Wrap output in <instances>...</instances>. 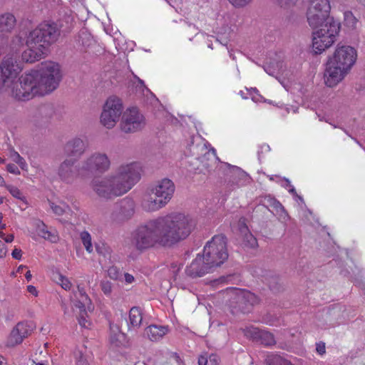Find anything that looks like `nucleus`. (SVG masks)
<instances>
[{"label":"nucleus","instance_id":"f257e3e1","mask_svg":"<svg viewBox=\"0 0 365 365\" xmlns=\"http://www.w3.org/2000/svg\"><path fill=\"white\" fill-rule=\"evenodd\" d=\"M196 225L197 220L192 215L172 212L138 226L133 232L132 243L140 251L157 245L170 247L186 240Z\"/></svg>","mask_w":365,"mask_h":365},{"label":"nucleus","instance_id":"f03ea898","mask_svg":"<svg viewBox=\"0 0 365 365\" xmlns=\"http://www.w3.org/2000/svg\"><path fill=\"white\" fill-rule=\"evenodd\" d=\"M61 79L60 66L48 61L40 71L22 75L13 88V94L20 101H28L36 95L44 96L55 90Z\"/></svg>","mask_w":365,"mask_h":365},{"label":"nucleus","instance_id":"7ed1b4c3","mask_svg":"<svg viewBox=\"0 0 365 365\" xmlns=\"http://www.w3.org/2000/svg\"><path fill=\"white\" fill-rule=\"evenodd\" d=\"M61 31L54 22L43 21L35 28L16 36L19 45L24 43L27 49L22 53V59L29 63L39 61L49 51V48L60 36Z\"/></svg>","mask_w":365,"mask_h":365},{"label":"nucleus","instance_id":"20e7f679","mask_svg":"<svg viewBox=\"0 0 365 365\" xmlns=\"http://www.w3.org/2000/svg\"><path fill=\"white\" fill-rule=\"evenodd\" d=\"M175 185L168 178H163L148 190L141 202L142 208L146 212H155L164 207L171 200Z\"/></svg>","mask_w":365,"mask_h":365},{"label":"nucleus","instance_id":"39448f33","mask_svg":"<svg viewBox=\"0 0 365 365\" xmlns=\"http://www.w3.org/2000/svg\"><path fill=\"white\" fill-rule=\"evenodd\" d=\"M329 26L319 28L312 32V50L316 54H321L331 47L336 41L340 31V23L335 19H329Z\"/></svg>","mask_w":365,"mask_h":365},{"label":"nucleus","instance_id":"423d86ee","mask_svg":"<svg viewBox=\"0 0 365 365\" xmlns=\"http://www.w3.org/2000/svg\"><path fill=\"white\" fill-rule=\"evenodd\" d=\"M202 255L214 268L223 264L228 258L225 235L221 234L212 237L205 245Z\"/></svg>","mask_w":365,"mask_h":365},{"label":"nucleus","instance_id":"0eeeda50","mask_svg":"<svg viewBox=\"0 0 365 365\" xmlns=\"http://www.w3.org/2000/svg\"><path fill=\"white\" fill-rule=\"evenodd\" d=\"M110 161L106 153L95 152L79 163V174L86 178L96 173H103L109 170Z\"/></svg>","mask_w":365,"mask_h":365},{"label":"nucleus","instance_id":"6e6552de","mask_svg":"<svg viewBox=\"0 0 365 365\" xmlns=\"http://www.w3.org/2000/svg\"><path fill=\"white\" fill-rule=\"evenodd\" d=\"M91 187L98 197L107 200L125 193L114 174L93 179L91 182Z\"/></svg>","mask_w":365,"mask_h":365},{"label":"nucleus","instance_id":"1a4fd4ad","mask_svg":"<svg viewBox=\"0 0 365 365\" xmlns=\"http://www.w3.org/2000/svg\"><path fill=\"white\" fill-rule=\"evenodd\" d=\"M142 171L140 163L132 162L120 165L114 175L126 193L140 180Z\"/></svg>","mask_w":365,"mask_h":365},{"label":"nucleus","instance_id":"9d476101","mask_svg":"<svg viewBox=\"0 0 365 365\" xmlns=\"http://www.w3.org/2000/svg\"><path fill=\"white\" fill-rule=\"evenodd\" d=\"M122 101L116 96L109 97L103 107L101 115V123L108 129L113 128L123 113Z\"/></svg>","mask_w":365,"mask_h":365},{"label":"nucleus","instance_id":"9b49d317","mask_svg":"<svg viewBox=\"0 0 365 365\" xmlns=\"http://www.w3.org/2000/svg\"><path fill=\"white\" fill-rule=\"evenodd\" d=\"M357 53L354 48L350 46L338 45L329 61L349 72L355 63Z\"/></svg>","mask_w":365,"mask_h":365},{"label":"nucleus","instance_id":"f8f14e48","mask_svg":"<svg viewBox=\"0 0 365 365\" xmlns=\"http://www.w3.org/2000/svg\"><path fill=\"white\" fill-rule=\"evenodd\" d=\"M145 125V119L138 108H128L123 113L120 127L123 133H135L142 130Z\"/></svg>","mask_w":365,"mask_h":365},{"label":"nucleus","instance_id":"ddd939ff","mask_svg":"<svg viewBox=\"0 0 365 365\" xmlns=\"http://www.w3.org/2000/svg\"><path fill=\"white\" fill-rule=\"evenodd\" d=\"M134 213V200L129 197H125L114 205L110 218L114 222H122L131 218Z\"/></svg>","mask_w":365,"mask_h":365},{"label":"nucleus","instance_id":"4468645a","mask_svg":"<svg viewBox=\"0 0 365 365\" xmlns=\"http://www.w3.org/2000/svg\"><path fill=\"white\" fill-rule=\"evenodd\" d=\"M203 255L198 254L191 264L187 267L185 272L187 275L195 278L204 276L214 270V267L209 264Z\"/></svg>","mask_w":365,"mask_h":365},{"label":"nucleus","instance_id":"2eb2a0df","mask_svg":"<svg viewBox=\"0 0 365 365\" xmlns=\"http://www.w3.org/2000/svg\"><path fill=\"white\" fill-rule=\"evenodd\" d=\"M88 143L86 140L81 138H73L69 140L64 145V154L77 161L86 151Z\"/></svg>","mask_w":365,"mask_h":365},{"label":"nucleus","instance_id":"dca6fc26","mask_svg":"<svg viewBox=\"0 0 365 365\" xmlns=\"http://www.w3.org/2000/svg\"><path fill=\"white\" fill-rule=\"evenodd\" d=\"M1 76L3 83L6 84L16 78L21 68L17 61L13 57H9L2 61L0 66Z\"/></svg>","mask_w":365,"mask_h":365},{"label":"nucleus","instance_id":"f3484780","mask_svg":"<svg viewBox=\"0 0 365 365\" xmlns=\"http://www.w3.org/2000/svg\"><path fill=\"white\" fill-rule=\"evenodd\" d=\"M76 160L66 159L59 165L58 175L61 180L66 183L72 182L76 177H80L79 164L75 166Z\"/></svg>","mask_w":365,"mask_h":365},{"label":"nucleus","instance_id":"a211bd4d","mask_svg":"<svg viewBox=\"0 0 365 365\" xmlns=\"http://www.w3.org/2000/svg\"><path fill=\"white\" fill-rule=\"evenodd\" d=\"M347 73L348 71L342 70L341 67L328 61L324 75V82L327 86L334 87L344 78Z\"/></svg>","mask_w":365,"mask_h":365},{"label":"nucleus","instance_id":"6ab92c4d","mask_svg":"<svg viewBox=\"0 0 365 365\" xmlns=\"http://www.w3.org/2000/svg\"><path fill=\"white\" fill-rule=\"evenodd\" d=\"M308 24L312 29L318 27H327L329 26V19H334L329 14H324L323 12L317 10L308 9L307 12Z\"/></svg>","mask_w":365,"mask_h":365},{"label":"nucleus","instance_id":"aec40b11","mask_svg":"<svg viewBox=\"0 0 365 365\" xmlns=\"http://www.w3.org/2000/svg\"><path fill=\"white\" fill-rule=\"evenodd\" d=\"M31 331V327L26 322H19L12 329L9 342L11 346L21 344L24 339L27 337Z\"/></svg>","mask_w":365,"mask_h":365},{"label":"nucleus","instance_id":"412c9836","mask_svg":"<svg viewBox=\"0 0 365 365\" xmlns=\"http://www.w3.org/2000/svg\"><path fill=\"white\" fill-rule=\"evenodd\" d=\"M237 301L239 307L244 312H249L250 307L258 303V297L248 291H240L237 294Z\"/></svg>","mask_w":365,"mask_h":365},{"label":"nucleus","instance_id":"4be33fe9","mask_svg":"<svg viewBox=\"0 0 365 365\" xmlns=\"http://www.w3.org/2000/svg\"><path fill=\"white\" fill-rule=\"evenodd\" d=\"M230 178L228 183L230 184L232 189H235V187L242 186L250 181L249 175L237 167H235L230 170Z\"/></svg>","mask_w":365,"mask_h":365},{"label":"nucleus","instance_id":"5701e85b","mask_svg":"<svg viewBox=\"0 0 365 365\" xmlns=\"http://www.w3.org/2000/svg\"><path fill=\"white\" fill-rule=\"evenodd\" d=\"M16 24V17L11 13L7 12L0 15V36L11 33Z\"/></svg>","mask_w":365,"mask_h":365},{"label":"nucleus","instance_id":"b1692460","mask_svg":"<svg viewBox=\"0 0 365 365\" xmlns=\"http://www.w3.org/2000/svg\"><path fill=\"white\" fill-rule=\"evenodd\" d=\"M168 331L165 327L150 325L145 330V335L153 341L160 339Z\"/></svg>","mask_w":365,"mask_h":365},{"label":"nucleus","instance_id":"393cba45","mask_svg":"<svg viewBox=\"0 0 365 365\" xmlns=\"http://www.w3.org/2000/svg\"><path fill=\"white\" fill-rule=\"evenodd\" d=\"M143 321V312L140 307H133L129 312L128 329H136L140 327Z\"/></svg>","mask_w":365,"mask_h":365},{"label":"nucleus","instance_id":"a878e982","mask_svg":"<svg viewBox=\"0 0 365 365\" xmlns=\"http://www.w3.org/2000/svg\"><path fill=\"white\" fill-rule=\"evenodd\" d=\"M308 9L317 10L324 14H329L331 5L329 0H310Z\"/></svg>","mask_w":365,"mask_h":365},{"label":"nucleus","instance_id":"bb28decb","mask_svg":"<svg viewBox=\"0 0 365 365\" xmlns=\"http://www.w3.org/2000/svg\"><path fill=\"white\" fill-rule=\"evenodd\" d=\"M123 338V334L118 329L114 330L111 328L109 341L112 345L116 347L120 346L122 344Z\"/></svg>","mask_w":365,"mask_h":365},{"label":"nucleus","instance_id":"cd10ccee","mask_svg":"<svg viewBox=\"0 0 365 365\" xmlns=\"http://www.w3.org/2000/svg\"><path fill=\"white\" fill-rule=\"evenodd\" d=\"M275 216L278 215V220L282 223H285L289 220V215L284 209L282 204L275 200Z\"/></svg>","mask_w":365,"mask_h":365},{"label":"nucleus","instance_id":"c85d7f7f","mask_svg":"<svg viewBox=\"0 0 365 365\" xmlns=\"http://www.w3.org/2000/svg\"><path fill=\"white\" fill-rule=\"evenodd\" d=\"M257 343L266 346H271L274 344V336L271 333L262 329Z\"/></svg>","mask_w":365,"mask_h":365},{"label":"nucleus","instance_id":"c756f323","mask_svg":"<svg viewBox=\"0 0 365 365\" xmlns=\"http://www.w3.org/2000/svg\"><path fill=\"white\" fill-rule=\"evenodd\" d=\"M49 205L53 212L58 216H61L64 213H66L71 210L69 206L64 202H61L59 205H56L52 202H49Z\"/></svg>","mask_w":365,"mask_h":365},{"label":"nucleus","instance_id":"7c9ffc66","mask_svg":"<svg viewBox=\"0 0 365 365\" xmlns=\"http://www.w3.org/2000/svg\"><path fill=\"white\" fill-rule=\"evenodd\" d=\"M242 235L243 236L242 243L245 247L255 248L257 246V240L250 232Z\"/></svg>","mask_w":365,"mask_h":365},{"label":"nucleus","instance_id":"2f4dec72","mask_svg":"<svg viewBox=\"0 0 365 365\" xmlns=\"http://www.w3.org/2000/svg\"><path fill=\"white\" fill-rule=\"evenodd\" d=\"M95 247L99 255H101L105 258L110 257L112 250L107 244L103 242L96 243Z\"/></svg>","mask_w":365,"mask_h":365},{"label":"nucleus","instance_id":"473e14b6","mask_svg":"<svg viewBox=\"0 0 365 365\" xmlns=\"http://www.w3.org/2000/svg\"><path fill=\"white\" fill-rule=\"evenodd\" d=\"M261 331L262 329H259V328L250 327L245 329L244 334L247 338L257 342Z\"/></svg>","mask_w":365,"mask_h":365},{"label":"nucleus","instance_id":"72a5a7b5","mask_svg":"<svg viewBox=\"0 0 365 365\" xmlns=\"http://www.w3.org/2000/svg\"><path fill=\"white\" fill-rule=\"evenodd\" d=\"M81 240L83 246L86 248V250L88 253H92L93 251L91 236L87 231H83L81 233Z\"/></svg>","mask_w":365,"mask_h":365},{"label":"nucleus","instance_id":"f704fd0d","mask_svg":"<svg viewBox=\"0 0 365 365\" xmlns=\"http://www.w3.org/2000/svg\"><path fill=\"white\" fill-rule=\"evenodd\" d=\"M76 365H91L88 356L81 350H76L74 352Z\"/></svg>","mask_w":365,"mask_h":365},{"label":"nucleus","instance_id":"c9c22d12","mask_svg":"<svg viewBox=\"0 0 365 365\" xmlns=\"http://www.w3.org/2000/svg\"><path fill=\"white\" fill-rule=\"evenodd\" d=\"M56 282L65 290H69L71 287V283L68 278L62 275L61 273H57L56 276Z\"/></svg>","mask_w":365,"mask_h":365},{"label":"nucleus","instance_id":"e433bc0d","mask_svg":"<svg viewBox=\"0 0 365 365\" xmlns=\"http://www.w3.org/2000/svg\"><path fill=\"white\" fill-rule=\"evenodd\" d=\"M247 93L250 96L252 100L256 103L267 102V100L259 93V91L256 88H251L250 89H248Z\"/></svg>","mask_w":365,"mask_h":365},{"label":"nucleus","instance_id":"4c0bfd02","mask_svg":"<svg viewBox=\"0 0 365 365\" xmlns=\"http://www.w3.org/2000/svg\"><path fill=\"white\" fill-rule=\"evenodd\" d=\"M76 307L79 309L80 313L86 312V310L91 311L93 309L92 303H86L85 299H79L75 304Z\"/></svg>","mask_w":365,"mask_h":365},{"label":"nucleus","instance_id":"58836bf2","mask_svg":"<svg viewBox=\"0 0 365 365\" xmlns=\"http://www.w3.org/2000/svg\"><path fill=\"white\" fill-rule=\"evenodd\" d=\"M108 275L112 279H119L122 276L120 269L116 266H111L108 269Z\"/></svg>","mask_w":365,"mask_h":365},{"label":"nucleus","instance_id":"ea45409f","mask_svg":"<svg viewBox=\"0 0 365 365\" xmlns=\"http://www.w3.org/2000/svg\"><path fill=\"white\" fill-rule=\"evenodd\" d=\"M87 313H79L78 321L79 324L84 328H89L91 322L87 319Z\"/></svg>","mask_w":365,"mask_h":365},{"label":"nucleus","instance_id":"a19ab883","mask_svg":"<svg viewBox=\"0 0 365 365\" xmlns=\"http://www.w3.org/2000/svg\"><path fill=\"white\" fill-rule=\"evenodd\" d=\"M344 20L346 24L349 26H355L357 20L353 16L352 13L351 12H346L344 14Z\"/></svg>","mask_w":365,"mask_h":365},{"label":"nucleus","instance_id":"79ce46f5","mask_svg":"<svg viewBox=\"0 0 365 365\" xmlns=\"http://www.w3.org/2000/svg\"><path fill=\"white\" fill-rule=\"evenodd\" d=\"M102 292L106 295H109L112 292V284L108 281H103L101 284Z\"/></svg>","mask_w":365,"mask_h":365},{"label":"nucleus","instance_id":"37998d69","mask_svg":"<svg viewBox=\"0 0 365 365\" xmlns=\"http://www.w3.org/2000/svg\"><path fill=\"white\" fill-rule=\"evenodd\" d=\"M229 1L235 7L241 8L250 4L252 0H229Z\"/></svg>","mask_w":365,"mask_h":365},{"label":"nucleus","instance_id":"c03bdc74","mask_svg":"<svg viewBox=\"0 0 365 365\" xmlns=\"http://www.w3.org/2000/svg\"><path fill=\"white\" fill-rule=\"evenodd\" d=\"M238 228L241 234L250 232L245 217L240 218L238 221Z\"/></svg>","mask_w":365,"mask_h":365},{"label":"nucleus","instance_id":"a18cd8bd","mask_svg":"<svg viewBox=\"0 0 365 365\" xmlns=\"http://www.w3.org/2000/svg\"><path fill=\"white\" fill-rule=\"evenodd\" d=\"M9 191L11 194V195L14 196V197L18 198V199L22 198V196H23L22 192L16 187L11 186L9 188Z\"/></svg>","mask_w":365,"mask_h":365},{"label":"nucleus","instance_id":"49530a36","mask_svg":"<svg viewBox=\"0 0 365 365\" xmlns=\"http://www.w3.org/2000/svg\"><path fill=\"white\" fill-rule=\"evenodd\" d=\"M6 170L14 175H19L20 170L15 164L9 163L6 165Z\"/></svg>","mask_w":365,"mask_h":365},{"label":"nucleus","instance_id":"de8ad7c7","mask_svg":"<svg viewBox=\"0 0 365 365\" xmlns=\"http://www.w3.org/2000/svg\"><path fill=\"white\" fill-rule=\"evenodd\" d=\"M78 291L80 295V298L81 299H85L86 303L91 304V299L86 294L84 289L81 287H78Z\"/></svg>","mask_w":365,"mask_h":365},{"label":"nucleus","instance_id":"09e8293b","mask_svg":"<svg viewBox=\"0 0 365 365\" xmlns=\"http://www.w3.org/2000/svg\"><path fill=\"white\" fill-rule=\"evenodd\" d=\"M275 365H293L290 361L275 354Z\"/></svg>","mask_w":365,"mask_h":365},{"label":"nucleus","instance_id":"8fccbe9b","mask_svg":"<svg viewBox=\"0 0 365 365\" xmlns=\"http://www.w3.org/2000/svg\"><path fill=\"white\" fill-rule=\"evenodd\" d=\"M41 232L43 233V237L45 239H48V240H50L51 241H53V239L56 238V236L54 235L51 234V232L48 230H45L44 229H42Z\"/></svg>","mask_w":365,"mask_h":365},{"label":"nucleus","instance_id":"3c124183","mask_svg":"<svg viewBox=\"0 0 365 365\" xmlns=\"http://www.w3.org/2000/svg\"><path fill=\"white\" fill-rule=\"evenodd\" d=\"M7 250L4 242L0 240V258H3L6 256Z\"/></svg>","mask_w":365,"mask_h":365},{"label":"nucleus","instance_id":"603ef678","mask_svg":"<svg viewBox=\"0 0 365 365\" xmlns=\"http://www.w3.org/2000/svg\"><path fill=\"white\" fill-rule=\"evenodd\" d=\"M21 250L20 249H18V248H15L12 253H11V255L13 257V258L16 259H20L21 258Z\"/></svg>","mask_w":365,"mask_h":365},{"label":"nucleus","instance_id":"864d4df0","mask_svg":"<svg viewBox=\"0 0 365 365\" xmlns=\"http://www.w3.org/2000/svg\"><path fill=\"white\" fill-rule=\"evenodd\" d=\"M21 155L14 150H11L10 152V158L11 159L16 163L18 160H19Z\"/></svg>","mask_w":365,"mask_h":365},{"label":"nucleus","instance_id":"5fc2aeb1","mask_svg":"<svg viewBox=\"0 0 365 365\" xmlns=\"http://www.w3.org/2000/svg\"><path fill=\"white\" fill-rule=\"evenodd\" d=\"M16 163L18 164L22 170H26L27 163L21 156L20 157L19 160L16 162Z\"/></svg>","mask_w":365,"mask_h":365},{"label":"nucleus","instance_id":"6e6d98bb","mask_svg":"<svg viewBox=\"0 0 365 365\" xmlns=\"http://www.w3.org/2000/svg\"><path fill=\"white\" fill-rule=\"evenodd\" d=\"M317 351L321 355L324 354L326 351L324 344H317Z\"/></svg>","mask_w":365,"mask_h":365},{"label":"nucleus","instance_id":"4d7b16f0","mask_svg":"<svg viewBox=\"0 0 365 365\" xmlns=\"http://www.w3.org/2000/svg\"><path fill=\"white\" fill-rule=\"evenodd\" d=\"M208 362V359L206 356H200L199 358H198V365H207Z\"/></svg>","mask_w":365,"mask_h":365},{"label":"nucleus","instance_id":"13d9d810","mask_svg":"<svg viewBox=\"0 0 365 365\" xmlns=\"http://www.w3.org/2000/svg\"><path fill=\"white\" fill-rule=\"evenodd\" d=\"M27 291L31 293V294H33L34 296H37L38 295V292H37V289L36 288L33 286V285H29L27 287Z\"/></svg>","mask_w":365,"mask_h":365},{"label":"nucleus","instance_id":"bf43d9fd","mask_svg":"<svg viewBox=\"0 0 365 365\" xmlns=\"http://www.w3.org/2000/svg\"><path fill=\"white\" fill-rule=\"evenodd\" d=\"M209 361L212 364L217 365L218 358L215 354H211L209 357Z\"/></svg>","mask_w":365,"mask_h":365},{"label":"nucleus","instance_id":"052dcab7","mask_svg":"<svg viewBox=\"0 0 365 365\" xmlns=\"http://www.w3.org/2000/svg\"><path fill=\"white\" fill-rule=\"evenodd\" d=\"M4 234L3 233H1V237L4 238V241L7 243H9V242H11L14 239V235H8L6 237H4Z\"/></svg>","mask_w":365,"mask_h":365},{"label":"nucleus","instance_id":"680f3d73","mask_svg":"<svg viewBox=\"0 0 365 365\" xmlns=\"http://www.w3.org/2000/svg\"><path fill=\"white\" fill-rule=\"evenodd\" d=\"M124 278L125 281L128 284H130L134 281V277L128 273H125Z\"/></svg>","mask_w":365,"mask_h":365},{"label":"nucleus","instance_id":"e2e57ef3","mask_svg":"<svg viewBox=\"0 0 365 365\" xmlns=\"http://www.w3.org/2000/svg\"><path fill=\"white\" fill-rule=\"evenodd\" d=\"M265 362L267 365H274V357L271 356H267Z\"/></svg>","mask_w":365,"mask_h":365},{"label":"nucleus","instance_id":"0e129e2a","mask_svg":"<svg viewBox=\"0 0 365 365\" xmlns=\"http://www.w3.org/2000/svg\"><path fill=\"white\" fill-rule=\"evenodd\" d=\"M264 71L270 76L274 75V69L272 66H267L264 67Z\"/></svg>","mask_w":365,"mask_h":365},{"label":"nucleus","instance_id":"69168bd1","mask_svg":"<svg viewBox=\"0 0 365 365\" xmlns=\"http://www.w3.org/2000/svg\"><path fill=\"white\" fill-rule=\"evenodd\" d=\"M286 183L287 185L290 186L291 188L289 190V192L294 193L295 192V189L290 185V182L289 180H286Z\"/></svg>","mask_w":365,"mask_h":365},{"label":"nucleus","instance_id":"338daca9","mask_svg":"<svg viewBox=\"0 0 365 365\" xmlns=\"http://www.w3.org/2000/svg\"><path fill=\"white\" fill-rule=\"evenodd\" d=\"M25 277L26 279H27V281H30L31 277H32V275H31V273L30 271H27L26 274H25Z\"/></svg>","mask_w":365,"mask_h":365},{"label":"nucleus","instance_id":"774afa93","mask_svg":"<svg viewBox=\"0 0 365 365\" xmlns=\"http://www.w3.org/2000/svg\"><path fill=\"white\" fill-rule=\"evenodd\" d=\"M262 149L264 150V151H266V152H269V151H270V150H271V149H270V148H269V146L268 145H262Z\"/></svg>","mask_w":365,"mask_h":365}]
</instances>
